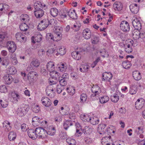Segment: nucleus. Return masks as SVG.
<instances>
[{
  "instance_id": "f257e3e1",
  "label": "nucleus",
  "mask_w": 145,
  "mask_h": 145,
  "mask_svg": "<svg viewBox=\"0 0 145 145\" xmlns=\"http://www.w3.org/2000/svg\"><path fill=\"white\" fill-rule=\"evenodd\" d=\"M37 137L39 138H43L45 137H47V135H52L53 134L51 133L50 131L47 132L44 128L42 127H37L35 129Z\"/></svg>"
},
{
  "instance_id": "f03ea898",
  "label": "nucleus",
  "mask_w": 145,
  "mask_h": 145,
  "mask_svg": "<svg viewBox=\"0 0 145 145\" xmlns=\"http://www.w3.org/2000/svg\"><path fill=\"white\" fill-rule=\"evenodd\" d=\"M29 110L28 105L23 104L20 106V107L18 108L17 111V114L20 116H23L26 114Z\"/></svg>"
},
{
  "instance_id": "7ed1b4c3",
  "label": "nucleus",
  "mask_w": 145,
  "mask_h": 145,
  "mask_svg": "<svg viewBox=\"0 0 145 145\" xmlns=\"http://www.w3.org/2000/svg\"><path fill=\"white\" fill-rule=\"evenodd\" d=\"M37 76V74L36 72L34 71H30L27 76V79L29 81L30 83L34 82L36 79Z\"/></svg>"
},
{
  "instance_id": "20e7f679",
  "label": "nucleus",
  "mask_w": 145,
  "mask_h": 145,
  "mask_svg": "<svg viewBox=\"0 0 145 145\" xmlns=\"http://www.w3.org/2000/svg\"><path fill=\"white\" fill-rule=\"evenodd\" d=\"M42 122H43V121L37 116H35L32 118V124L35 127L42 125Z\"/></svg>"
},
{
  "instance_id": "39448f33",
  "label": "nucleus",
  "mask_w": 145,
  "mask_h": 145,
  "mask_svg": "<svg viewBox=\"0 0 145 145\" xmlns=\"http://www.w3.org/2000/svg\"><path fill=\"white\" fill-rule=\"evenodd\" d=\"M121 30L124 32L128 31L130 30V26L128 23L125 21H122L120 24Z\"/></svg>"
},
{
  "instance_id": "423d86ee",
  "label": "nucleus",
  "mask_w": 145,
  "mask_h": 145,
  "mask_svg": "<svg viewBox=\"0 0 145 145\" xmlns=\"http://www.w3.org/2000/svg\"><path fill=\"white\" fill-rule=\"evenodd\" d=\"M20 96L18 94L15 92L11 93L10 101L13 103H16L20 99Z\"/></svg>"
},
{
  "instance_id": "0eeeda50",
  "label": "nucleus",
  "mask_w": 145,
  "mask_h": 145,
  "mask_svg": "<svg viewBox=\"0 0 145 145\" xmlns=\"http://www.w3.org/2000/svg\"><path fill=\"white\" fill-rule=\"evenodd\" d=\"M145 101L144 99H138L135 103V107L137 109L140 110L143 107L145 104Z\"/></svg>"
},
{
  "instance_id": "6e6552de",
  "label": "nucleus",
  "mask_w": 145,
  "mask_h": 145,
  "mask_svg": "<svg viewBox=\"0 0 145 145\" xmlns=\"http://www.w3.org/2000/svg\"><path fill=\"white\" fill-rule=\"evenodd\" d=\"M49 25V20L48 19H44L41 21L38 26L39 27L42 28V29H45Z\"/></svg>"
},
{
  "instance_id": "1a4fd4ad",
  "label": "nucleus",
  "mask_w": 145,
  "mask_h": 145,
  "mask_svg": "<svg viewBox=\"0 0 145 145\" xmlns=\"http://www.w3.org/2000/svg\"><path fill=\"white\" fill-rule=\"evenodd\" d=\"M112 75L110 72H105L102 74V80L109 82L112 79Z\"/></svg>"
},
{
  "instance_id": "9d476101",
  "label": "nucleus",
  "mask_w": 145,
  "mask_h": 145,
  "mask_svg": "<svg viewBox=\"0 0 145 145\" xmlns=\"http://www.w3.org/2000/svg\"><path fill=\"white\" fill-rule=\"evenodd\" d=\"M132 24L133 27L136 30H140L141 29L142 26L140 21L137 18H135L133 20Z\"/></svg>"
},
{
  "instance_id": "9b49d317",
  "label": "nucleus",
  "mask_w": 145,
  "mask_h": 145,
  "mask_svg": "<svg viewBox=\"0 0 145 145\" xmlns=\"http://www.w3.org/2000/svg\"><path fill=\"white\" fill-rule=\"evenodd\" d=\"M56 29L54 36L56 38V37L58 38V39H57V40H59L61 39L62 35L61 34V33L63 29L61 27H58Z\"/></svg>"
},
{
  "instance_id": "f8f14e48",
  "label": "nucleus",
  "mask_w": 145,
  "mask_h": 145,
  "mask_svg": "<svg viewBox=\"0 0 145 145\" xmlns=\"http://www.w3.org/2000/svg\"><path fill=\"white\" fill-rule=\"evenodd\" d=\"M41 101L42 104L46 107H49L52 104L51 100L47 97H42L41 99Z\"/></svg>"
},
{
  "instance_id": "ddd939ff",
  "label": "nucleus",
  "mask_w": 145,
  "mask_h": 145,
  "mask_svg": "<svg viewBox=\"0 0 145 145\" xmlns=\"http://www.w3.org/2000/svg\"><path fill=\"white\" fill-rule=\"evenodd\" d=\"M27 134L29 137L33 139H35L37 137L35 129V130L32 129H29L27 131Z\"/></svg>"
},
{
  "instance_id": "4468645a",
  "label": "nucleus",
  "mask_w": 145,
  "mask_h": 145,
  "mask_svg": "<svg viewBox=\"0 0 145 145\" xmlns=\"http://www.w3.org/2000/svg\"><path fill=\"white\" fill-rule=\"evenodd\" d=\"M82 35L85 39H89L91 35V32L88 29H85L83 31Z\"/></svg>"
},
{
  "instance_id": "2eb2a0df",
  "label": "nucleus",
  "mask_w": 145,
  "mask_h": 145,
  "mask_svg": "<svg viewBox=\"0 0 145 145\" xmlns=\"http://www.w3.org/2000/svg\"><path fill=\"white\" fill-rule=\"evenodd\" d=\"M129 8L131 12L134 14H137L139 10V7L136 4H131Z\"/></svg>"
},
{
  "instance_id": "dca6fc26",
  "label": "nucleus",
  "mask_w": 145,
  "mask_h": 145,
  "mask_svg": "<svg viewBox=\"0 0 145 145\" xmlns=\"http://www.w3.org/2000/svg\"><path fill=\"white\" fill-rule=\"evenodd\" d=\"M113 7L115 10L120 11L122 10L123 6L121 3L119 2H115L113 5Z\"/></svg>"
},
{
  "instance_id": "f3484780",
  "label": "nucleus",
  "mask_w": 145,
  "mask_h": 145,
  "mask_svg": "<svg viewBox=\"0 0 145 145\" xmlns=\"http://www.w3.org/2000/svg\"><path fill=\"white\" fill-rule=\"evenodd\" d=\"M133 76L134 78L137 81L140 80L141 78L140 73L137 71H135L133 72Z\"/></svg>"
},
{
  "instance_id": "a211bd4d",
  "label": "nucleus",
  "mask_w": 145,
  "mask_h": 145,
  "mask_svg": "<svg viewBox=\"0 0 145 145\" xmlns=\"http://www.w3.org/2000/svg\"><path fill=\"white\" fill-rule=\"evenodd\" d=\"M34 13L35 16L37 18H40L43 15L44 11L42 9H40L37 10H35Z\"/></svg>"
},
{
  "instance_id": "6ab92c4d",
  "label": "nucleus",
  "mask_w": 145,
  "mask_h": 145,
  "mask_svg": "<svg viewBox=\"0 0 145 145\" xmlns=\"http://www.w3.org/2000/svg\"><path fill=\"white\" fill-rule=\"evenodd\" d=\"M80 53V52L78 51H73L72 53V56L74 59L77 60H79L81 57Z\"/></svg>"
},
{
  "instance_id": "aec40b11",
  "label": "nucleus",
  "mask_w": 145,
  "mask_h": 145,
  "mask_svg": "<svg viewBox=\"0 0 145 145\" xmlns=\"http://www.w3.org/2000/svg\"><path fill=\"white\" fill-rule=\"evenodd\" d=\"M54 64L53 62L49 61L48 63L46 65V68L47 70L50 72L52 71L54 69Z\"/></svg>"
},
{
  "instance_id": "412c9836",
  "label": "nucleus",
  "mask_w": 145,
  "mask_h": 145,
  "mask_svg": "<svg viewBox=\"0 0 145 145\" xmlns=\"http://www.w3.org/2000/svg\"><path fill=\"white\" fill-rule=\"evenodd\" d=\"M106 125L105 124H99L98 127V131L99 132V134H102L105 132L106 131L105 130V127Z\"/></svg>"
},
{
  "instance_id": "4be33fe9",
  "label": "nucleus",
  "mask_w": 145,
  "mask_h": 145,
  "mask_svg": "<svg viewBox=\"0 0 145 145\" xmlns=\"http://www.w3.org/2000/svg\"><path fill=\"white\" fill-rule=\"evenodd\" d=\"M68 15L69 17L72 19L75 20L77 18V14L74 10H73L71 12V11H69Z\"/></svg>"
},
{
  "instance_id": "5701e85b",
  "label": "nucleus",
  "mask_w": 145,
  "mask_h": 145,
  "mask_svg": "<svg viewBox=\"0 0 145 145\" xmlns=\"http://www.w3.org/2000/svg\"><path fill=\"white\" fill-rule=\"evenodd\" d=\"M65 49L63 46H61L59 47L57 49V54H59L60 55H64L66 52Z\"/></svg>"
},
{
  "instance_id": "b1692460",
  "label": "nucleus",
  "mask_w": 145,
  "mask_h": 145,
  "mask_svg": "<svg viewBox=\"0 0 145 145\" xmlns=\"http://www.w3.org/2000/svg\"><path fill=\"white\" fill-rule=\"evenodd\" d=\"M16 49V46L15 43L12 41H10V52L13 53Z\"/></svg>"
},
{
  "instance_id": "393cba45",
  "label": "nucleus",
  "mask_w": 145,
  "mask_h": 145,
  "mask_svg": "<svg viewBox=\"0 0 145 145\" xmlns=\"http://www.w3.org/2000/svg\"><path fill=\"white\" fill-rule=\"evenodd\" d=\"M10 61L11 63L13 65H16L18 63L16 55L12 53L10 56Z\"/></svg>"
},
{
  "instance_id": "a878e982",
  "label": "nucleus",
  "mask_w": 145,
  "mask_h": 145,
  "mask_svg": "<svg viewBox=\"0 0 145 145\" xmlns=\"http://www.w3.org/2000/svg\"><path fill=\"white\" fill-rule=\"evenodd\" d=\"M99 121L98 118L97 117L94 116L91 117V119L89 122L92 125H96L98 124Z\"/></svg>"
},
{
  "instance_id": "bb28decb",
  "label": "nucleus",
  "mask_w": 145,
  "mask_h": 145,
  "mask_svg": "<svg viewBox=\"0 0 145 145\" xmlns=\"http://www.w3.org/2000/svg\"><path fill=\"white\" fill-rule=\"evenodd\" d=\"M69 117L70 119L69 120L71 122H75L76 121V114L74 112H71L69 114Z\"/></svg>"
},
{
  "instance_id": "cd10ccee",
  "label": "nucleus",
  "mask_w": 145,
  "mask_h": 145,
  "mask_svg": "<svg viewBox=\"0 0 145 145\" xmlns=\"http://www.w3.org/2000/svg\"><path fill=\"white\" fill-rule=\"evenodd\" d=\"M134 33H133V37L135 40H137L140 38V32L139 30H134Z\"/></svg>"
},
{
  "instance_id": "c85d7f7f",
  "label": "nucleus",
  "mask_w": 145,
  "mask_h": 145,
  "mask_svg": "<svg viewBox=\"0 0 145 145\" xmlns=\"http://www.w3.org/2000/svg\"><path fill=\"white\" fill-rule=\"evenodd\" d=\"M72 122L69 120L64 122L63 126L64 129L67 130L70 126L72 125Z\"/></svg>"
},
{
  "instance_id": "c756f323",
  "label": "nucleus",
  "mask_w": 145,
  "mask_h": 145,
  "mask_svg": "<svg viewBox=\"0 0 145 145\" xmlns=\"http://www.w3.org/2000/svg\"><path fill=\"white\" fill-rule=\"evenodd\" d=\"M34 6L35 10H37L40 9L43 5L40 2L37 1L34 4Z\"/></svg>"
},
{
  "instance_id": "7c9ffc66",
  "label": "nucleus",
  "mask_w": 145,
  "mask_h": 145,
  "mask_svg": "<svg viewBox=\"0 0 145 145\" xmlns=\"http://www.w3.org/2000/svg\"><path fill=\"white\" fill-rule=\"evenodd\" d=\"M122 65L124 68L128 69L131 67V65L130 62L129 61H124L122 63Z\"/></svg>"
},
{
  "instance_id": "2f4dec72",
  "label": "nucleus",
  "mask_w": 145,
  "mask_h": 145,
  "mask_svg": "<svg viewBox=\"0 0 145 145\" xmlns=\"http://www.w3.org/2000/svg\"><path fill=\"white\" fill-rule=\"evenodd\" d=\"M81 119L84 121L89 122L91 119V117H89L88 115H81Z\"/></svg>"
},
{
  "instance_id": "473e14b6",
  "label": "nucleus",
  "mask_w": 145,
  "mask_h": 145,
  "mask_svg": "<svg viewBox=\"0 0 145 145\" xmlns=\"http://www.w3.org/2000/svg\"><path fill=\"white\" fill-rule=\"evenodd\" d=\"M30 64L31 66L32 65L34 68H36L39 66L40 63L38 59H36L32 61Z\"/></svg>"
},
{
  "instance_id": "72a5a7b5",
  "label": "nucleus",
  "mask_w": 145,
  "mask_h": 145,
  "mask_svg": "<svg viewBox=\"0 0 145 145\" xmlns=\"http://www.w3.org/2000/svg\"><path fill=\"white\" fill-rule=\"evenodd\" d=\"M89 68V65H82L80 67V70L82 72H85L87 71Z\"/></svg>"
},
{
  "instance_id": "f704fd0d",
  "label": "nucleus",
  "mask_w": 145,
  "mask_h": 145,
  "mask_svg": "<svg viewBox=\"0 0 145 145\" xmlns=\"http://www.w3.org/2000/svg\"><path fill=\"white\" fill-rule=\"evenodd\" d=\"M50 13L52 16L56 17L58 14V10L55 8H52L50 10Z\"/></svg>"
},
{
  "instance_id": "c9c22d12",
  "label": "nucleus",
  "mask_w": 145,
  "mask_h": 145,
  "mask_svg": "<svg viewBox=\"0 0 145 145\" xmlns=\"http://www.w3.org/2000/svg\"><path fill=\"white\" fill-rule=\"evenodd\" d=\"M109 100V97L106 96L102 97L99 98V101L101 104H104L108 102Z\"/></svg>"
},
{
  "instance_id": "e433bc0d",
  "label": "nucleus",
  "mask_w": 145,
  "mask_h": 145,
  "mask_svg": "<svg viewBox=\"0 0 145 145\" xmlns=\"http://www.w3.org/2000/svg\"><path fill=\"white\" fill-rule=\"evenodd\" d=\"M50 72V75L51 76L56 78H57L58 77L59 74L58 72L54 70L53 71H52Z\"/></svg>"
},
{
  "instance_id": "4c0bfd02",
  "label": "nucleus",
  "mask_w": 145,
  "mask_h": 145,
  "mask_svg": "<svg viewBox=\"0 0 145 145\" xmlns=\"http://www.w3.org/2000/svg\"><path fill=\"white\" fill-rule=\"evenodd\" d=\"M67 142L69 145H76V140L71 138H68L66 140Z\"/></svg>"
},
{
  "instance_id": "58836bf2",
  "label": "nucleus",
  "mask_w": 145,
  "mask_h": 145,
  "mask_svg": "<svg viewBox=\"0 0 145 145\" xmlns=\"http://www.w3.org/2000/svg\"><path fill=\"white\" fill-rule=\"evenodd\" d=\"M3 81L6 84H9V74L7 73L3 77Z\"/></svg>"
},
{
  "instance_id": "ea45409f",
  "label": "nucleus",
  "mask_w": 145,
  "mask_h": 145,
  "mask_svg": "<svg viewBox=\"0 0 145 145\" xmlns=\"http://www.w3.org/2000/svg\"><path fill=\"white\" fill-rule=\"evenodd\" d=\"M137 89L136 87L134 85L131 86L129 91L131 95L135 94L136 93Z\"/></svg>"
},
{
  "instance_id": "a19ab883",
  "label": "nucleus",
  "mask_w": 145,
  "mask_h": 145,
  "mask_svg": "<svg viewBox=\"0 0 145 145\" xmlns=\"http://www.w3.org/2000/svg\"><path fill=\"white\" fill-rule=\"evenodd\" d=\"M92 129L91 128L88 126L85 127L83 129V131L85 134H89L91 131Z\"/></svg>"
},
{
  "instance_id": "79ce46f5",
  "label": "nucleus",
  "mask_w": 145,
  "mask_h": 145,
  "mask_svg": "<svg viewBox=\"0 0 145 145\" xmlns=\"http://www.w3.org/2000/svg\"><path fill=\"white\" fill-rule=\"evenodd\" d=\"M28 26L25 23L22 24L20 26V28L21 30L23 31H26L28 29Z\"/></svg>"
},
{
  "instance_id": "37998d69",
  "label": "nucleus",
  "mask_w": 145,
  "mask_h": 145,
  "mask_svg": "<svg viewBox=\"0 0 145 145\" xmlns=\"http://www.w3.org/2000/svg\"><path fill=\"white\" fill-rule=\"evenodd\" d=\"M143 127H138L137 128L135 132L137 133V135H139L140 133H143Z\"/></svg>"
},
{
  "instance_id": "c03bdc74",
  "label": "nucleus",
  "mask_w": 145,
  "mask_h": 145,
  "mask_svg": "<svg viewBox=\"0 0 145 145\" xmlns=\"http://www.w3.org/2000/svg\"><path fill=\"white\" fill-rule=\"evenodd\" d=\"M111 99L112 102L114 103H116L119 100V96L117 94H114L113 96H111Z\"/></svg>"
},
{
  "instance_id": "a18cd8bd",
  "label": "nucleus",
  "mask_w": 145,
  "mask_h": 145,
  "mask_svg": "<svg viewBox=\"0 0 145 145\" xmlns=\"http://www.w3.org/2000/svg\"><path fill=\"white\" fill-rule=\"evenodd\" d=\"M0 91L1 93H6L8 91L7 87L4 85H3L0 86Z\"/></svg>"
},
{
  "instance_id": "49530a36",
  "label": "nucleus",
  "mask_w": 145,
  "mask_h": 145,
  "mask_svg": "<svg viewBox=\"0 0 145 145\" xmlns=\"http://www.w3.org/2000/svg\"><path fill=\"white\" fill-rule=\"evenodd\" d=\"M16 135L15 132H10V141L14 140L16 138Z\"/></svg>"
},
{
  "instance_id": "de8ad7c7",
  "label": "nucleus",
  "mask_w": 145,
  "mask_h": 145,
  "mask_svg": "<svg viewBox=\"0 0 145 145\" xmlns=\"http://www.w3.org/2000/svg\"><path fill=\"white\" fill-rule=\"evenodd\" d=\"M100 90V87L98 86H95L91 89V90L93 93H99L98 90Z\"/></svg>"
},
{
  "instance_id": "09e8293b",
  "label": "nucleus",
  "mask_w": 145,
  "mask_h": 145,
  "mask_svg": "<svg viewBox=\"0 0 145 145\" xmlns=\"http://www.w3.org/2000/svg\"><path fill=\"white\" fill-rule=\"evenodd\" d=\"M3 128L5 129V131H8V127L9 126V122L8 121H4L3 123Z\"/></svg>"
},
{
  "instance_id": "8fccbe9b",
  "label": "nucleus",
  "mask_w": 145,
  "mask_h": 145,
  "mask_svg": "<svg viewBox=\"0 0 145 145\" xmlns=\"http://www.w3.org/2000/svg\"><path fill=\"white\" fill-rule=\"evenodd\" d=\"M46 39L50 41L51 40L55 41L54 39L53 35L51 33H48L46 35Z\"/></svg>"
},
{
  "instance_id": "3c124183",
  "label": "nucleus",
  "mask_w": 145,
  "mask_h": 145,
  "mask_svg": "<svg viewBox=\"0 0 145 145\" xmlns=\"http://www.w3.org/2000/svg\"><path fill=\"white\" fill-rule=\"evenodd\" d=\"M68 12L69 11L66 9H63L60 16L61 17L63 18L66 17L67 15H68Z\"/></svg>"
},
{
  "instance_id": "603ef678",
  "label": "nucleus",
  "mask_w": 145,
  "mask_h": 145,
  "mask_svg": "<svg viewBox=\"0 0 145 145\" xmlns=\"http://www.w3.org/2000/svg\"><path fill=\"white\" fill-rule=\"evenodd\" d=\"M87 98V95L85 93L82 94L80 97V102L84 103L85 102Z\"/></svg>"
},
{
  "instance_id": "864d4df0",
  "label": "nucleus",
  "mask_w": 145,
  "mask_h": 145,
  "mask_svg": "<svg viewBox=\"0 0 145 145\" xmlns=\"http://www.w3.org/2000/svg\"><path fill=\"white\" fill-rule=\"evenodd\" d=\"M66 90L68 93L72 95H73L75 93V89L74 88H67Z\"/></svg>"
},
{
  "instance_id": "5fc2aeb1",
  "label": "nucleus",
  "mask_w": 145,
  "mask_h": 145,
  "mask_svg": "<svg viewBox=\"0 0 145 145\" xmlns=\"http://www.w3.org/2000/svg\"><path fill=\"white\" fill-rule=\"evenodd\" d=\"M59 82L60 85V86H65L67 84V81L66 79H62V78H59Z\"/></svg>"
},
{
  "instance_id": "6e6d98bb",
  "label": "nucleus",
  "mask_w": 145,
  "mask_h": 145,
  "mask_svg": "<svg viewBox=\"0 0 145 145\" xmlns=\"http://www.w3.org/2000/svg\"><path fill=\"white\" fill-rule=\"evenodd\" d=\"M111 137L110 136H109L108 137H103L101 139V143L102 144H103V143H106V142H108V140H110L111 139Z\"/></svg>"
},
{
  "instance_id": "4d7b16f0",
  "label": "nucleus",
  "mask_w": 145,
  "mask_h": 145,
  "mask_svg": "<svg viewBox=\"0 0 145 145\" xmlns=\"http://www.w3.org/2000/svg\"><path fill=\"white\" fill-rule=\"evenodd\" d=\"M16 69L14 67H12L10 68V74L14 75L16 73Z\"/></svg>"
},
{
  "instance_id": "13d9d810",
  "label": "nucleus",
  "mask_w": 145,
  "mask_h": 145,
  "mask_svg": "<svg viewBox=\"0 0 145 145\" xmlns=\"http://www.w3.org/2000/svg\"><path fill=\"white\" fill-rule=\"evenodd\" d=\"M92 43L93 44H97L99 41V38L98 37L95 36L92 39Z\"/></svg>"
},
{
  "instance_id": "bf43d9fd",
  "label": "nucleus",
  "mask_w": 145,
  "mask_h": 145,
  "mask_svg": "<svg viewBox=\"0 0 145 145\" xmlns=\"http://www.w3.org/2000/svg\"><path fill=\"white\" fill-rule=\"evenodd\" d=\"M22 34L20 32H18L16 33L15 35V37L16 39L18 41H21V35Z\"/></svg>"
},
{
  "instance_id": "052dcab7",
  "label": "nucleus",
  "mask_w": 145,
  "mask_h": 145,
  "mask_svg": "<svg viewBox=\"0 0 145 145\" xmlns=\"http://www.w3.org/2000/svg\"><path fill=\"white\" fill-rule=\"evenodd\" d=\"M57 21L56 20L52 19L49 20V25H51L52 26H55Z\"/></svg>"
},
{
  "instance_id": "680f3d73",
  "label": "nucleus",
  "mask_w": 145,
  "mask_h": 145,
  "mask_svg": "<svg viewBox=\"0 0 145 145\" xmlns=\"http://www.w3.org/2000/svg\"><path fill=\"white\" fill-rule=\"evenodd\" d=\"M134 43L133 41L131 39H128L126 40L125 41V44H128L129 45L132 46L133 45Z\"/></svg>"
},
{
  "instance_id": "e2e57ef3",
  "label": "nucleus",
  "mask_w": 145,
  "mask_h": 145,
  "mask_svg": "<svg viewBox=\"0 0 145 145\" xmlns=\"http://www.w3.org/2000/svg\"><path fill=\"white\" fill-rule=\"evenodd\" d=\"M100 59L99 57H97L96 59L91 64V67L92 68L95 67L97 64L98 62L100 61Z\"/></svg>"
},
{
  "instance_id": "0e129e2a",
  "label": "nucleus",
  "mask_w": 145,
  "mask_h": 145,
  "mask_svg": "<svg viewBox=\"0 0 145 145\" xmlns=\"http://www.w3.org/2000/svg\"><path fill=\"white\" fill-rule=\"evenodd\" d=\"M45 53L44 50L43 49H39L38 51V54L39 56L42 57L44 55Z\"/></svg>"
},
{
  "instance_id": "69168bd1",
  "label": "nucleus",
  "mask_w": 145,
  "mask_h": 145,
  "mask_svg": "<svg viewBox=\"0 0 145 145\" xmlns=\"http://www.w3.org/2000/svg\"><path fill=\"white\" fill-rule=\"evenodd\" d=\"M84 140L85 142L88 144L91 143L92 141V139L88 137H86Z\"/></svg>"
},
{
  "instance_id": "338daca9",
  "label": "nucleus",
  "mask_w": 145,
  "mask_h": 145,
  "mask_svg": "<svg viewBox=\"0 0 145 145\" xmlns=\"http://www.w3.org/2000/svg\"><path fill=\"white\" fill-rule=\"evenodd\" d=\"M49 83L51 86H52V87H56L57 85H56L57 82L56 81H54L53 80H49Z\"/></svg>"
},
{
  "instance_id": "774afa93",
  "label": "nucleus",
  "mask_w": 145,
  "mask_h": 145,
  "mask_svg": "<svg viewBox=\"0 0 145 145\" xmlns=\"http://www.w3.org/2000/svg\"><path fill=\"white\" fill-rule=\"evenodd\" d=\"M69 76L68 74L67 73H64L63 74L61 77H59V78L67 80L68 79Z\"/></svg>"
}]
</instances>
